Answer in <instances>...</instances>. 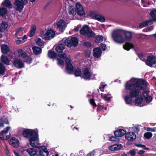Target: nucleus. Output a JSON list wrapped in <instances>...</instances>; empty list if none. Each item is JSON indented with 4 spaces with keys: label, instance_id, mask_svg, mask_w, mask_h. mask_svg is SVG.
<instances>
[{
    "label": "nucleus",
    "instance_id": "obj_23",
    "mask_svg": "<svg viewBox=\"0 0 156 156\" xmlns=\"http://www.w3.org/2000/svg\"><path fill=\"white\" fill-rule=\"evenodd\" d=\"M74 69L73 66L72 64L66 65V70L68 73L71 74L73 71Z\"/></svg>",
    "mask_w": 156,
    "mask_h": 156
},
{
    "label": "nucleus",
    "instance_id": "obj_41",
    "mask_svg": "<svg viewBox=\"0 0 156 156\" xmlns=\"http://www.w3.org/2000/svg\"><path fill=\"white\" fill-rule=\"evenodd\" d=\"M104 37L100 35H98L96 37L95 42H101L103 40Z\"/></svg>",
    "mask_w": 156,
    "mask_h": 156
},
{
    "label": "nucleus",
    "instance_id": "obj_25",
    "mask_svg": "<svg viewBox=\"0 0 156 156\" xmlns=\"http://www.w3.org/2000/svg\"><path fill=\"white\" fill-rule=\"evenodd\" d=\"M32 50L34 54L38 55L41 53L42 49L38 47H33Z\"/></svg>",
    "mask_w": 156,
    "mask_h": 156
},
{
    "label": "nucleus",
    "instance_id": "obj_53",
    "mask_svg": "<svg viewBox=\"0 0 156 156\" xmlns=\"http://www.w3.org/2000/svg\"><path fill=\"white\" fill-rule=\"evenodd\" d=\"M145 129L149 131L155 132L156 131V129L155 128L146 127Z\"/></svg>",
    "mask_w": 156,
    "mask_h": 156
},
{
    "label": "nucleus",
    "instance_id": "obj_52",
    "mask_svg": "<svg viewBox=\"0 0 156 156\" xmlns=\"http://www.w3.org/2000/svg\"><path fill=\"white\" fill-rule=\"evenodd\" d=\"M135 145L138 147H141V148H142L145 150H148L149 149L148 148L146 147L145 145H142V144H136Z\"/></svg>",
    "mask_w": 156,
    "mask_h": 156
},
{
    "label": "nucleus",
    "instance_id": "obj_46",
    "mask_svg": "<svg viewBox=\"0 0 156 156\" xmlns=\"http://www.w3.org/2000/svg\"><path fill=\"white\" fill-rule=\"evenodd\" d=\"M1 25L2 28L4 29H6L8 26V23L5 21L2 22L1 24Z\"/></svg>",
    "mask_w": 156,
    "mask_h": 156
},
{
    "label": "nucleus",
    "instance_id": "obj_29",
    "mask_svg": "<svg viewBox=\"0 0 156 156\" xmlns=\"http://www.w3.org/2000/svg\"><path fill=\"white\" fill-rule=\"evenodd\" d=\"M111 94L110 93L107 94H101V97L105 101H110L111 98H112V97H108V96H110Z\"/></svg>",
    "mask_w": 156,
    "mask_h": 156
},
{
    "label": "nucleus",
    "instance_id": "obj_36",
    "mask_svg": "<svg viewBox=\"0 0 156 156\" xmlns=\"http://www.w3.org/2000/svg\"><path fill=\"white\" fill-rule=\"evenodd\" d=\"M7 10L6 9L4 8H0V16H4L7 14Z\"/></svg>",
    "mask_w": 156,
    "mask_h": 156
},
{
    "label": "nucleus",
    "instance_id": "obj_35",
    "mask_svg": "<svg viewBox=\"0 0 156 156\" xmlns=\"http://www.w3.org/2000/svg\"><path fill=\"white\" fill-rule=\"evenodd\" d=\"M1 59L2 62L4 64L7 65L9 64V61L7 57L2 55L1 57Z\"/></svg>",
    "mask_w": 156,
    "mask_h": 156
},
{
    "label": "nucleus",
    "instance_id": "obj_7",
    "mask_svg": "<svg viewBox=\"0 0 156 156\" xmlns=\"http://www.w3.org/2000/svg\"><path fill=\"white\" fill-rule=\"evenodd\" d=\"M95 74L90 72L87 68H85L83 71L81 77L86 80H94L96 79Z\"/></svg>",
    "mask_w": 156,
    "mask_h": 156
},
{
    "label": "nucleus",
    "instance_id": "obj_54",
    "mask_svg": "<svg viewBox=\"0 0 156 156\" xmlns=\"http://www.w3.org/2000/svg\"><path fill=\"white\" fill-rule=\"evenodd\" d=\"M85 56L87 58H88L90 57L91 55V51L90 50H88L85 51Z\"/></svg>",
    "mask_w": 156,
    "mask_h": 156
},
{
    "label": "nucleus",
    "instance_id": "obj_20",
    "mask_svg": "<svg viewBox=\"0 0 156 156\" xmlns=\"http://www.w3.org/2000/svg\"><path fill=\"white\" fill-rule=\"evenodd\" d=\"M122 147V145L119 144H115L108 147L109 150L111 151H118L120 150Z\"/></svg>",
    "mask_w": 156,
    "mask_h": 156
},
{
    "label": "nucleus",
    "instance_id": "obj_26",
    "mask_svg": "<svg viewBox=\"0 0 156 156\" xmlns=\"http://www.w3.org/2000/svg\"><path fill=\"white\" fill-rule=\"evenodd\" d=\"M2 4L5 7L9 8H12V5L9 0H4Z\"/></svg>",
    "mask_w": 156,
    "mask_h": 156
},
{
    "label": "nucleus",
    "instance_id": "obj_8",
    "mask_svg": "<svg viewBox=\"0 0 156 156\" xmlns=\"http://www.w3.org/2000/svg\"><path fill=\"white\" fill-rule=\"evenodd\" d=\"M40 35L43 38L49 40L54 37L55 35V32L52 30H48L45 33L44 30H42L41 32Z\"/></svg>",
    "mask_w": 156,
    "mask_h": 156
},
{
    "label": "nucleus",
    "instance_id": "obj_58",
    "mask_svg": "<svg viewBox=\"0 0 156 156\" xmlns=\"http://www.w3.org/2000/svg\"><path fill=\"white\" fill-rule=\"evenodd\" d=\"M109 140L112 141H116L118 140V138L114 136H112L109 137Z\"/></svg>",
    "mask_w": 156,
    "mask_h": 156
},
{
    "label": "nucleus",
    "instance_id": "obj_43",
    "mask_svg": "<svg viewBox=\"0 0 156 156\" xmlns=\"http://www.w3.org/2000/svg\"><path fill=\"white\" fill-rule=\"evenodd\" d=\"M152 135L153 134L151 132H147L144 133V136L146 138L149 139L152 137Z\"/></svg>",
    "mask_w": 156,
    "mask_h": 156
},
{
    "label": "nucleus",
    "instance_id": "obj_32",
    "mask_svg": "<svg viewBox=\"0 0 156 156\" xmlns=\"http://www.w3.org/2000/svg\"><path fill=\"white\" fill-rule=\"evenodd\" d=\"M73 71L76 76H81L82 74L81 69L79 68L74 69Z\"/></svg>",
    "mask_w": 156,
    "mask_h": 156
},
{
    "label": "nucleus",
    "instance_id": "obj_55",
    "mask_svg": "<svg viewBox=\"0 0 156 156\" xmlns=\"http://www.w3.org/2000/svg\"><path fill=\"white\" fill-rule=\"evenodd\" d=\"M103 83H101L100 84V86L99 87V89L101 91L103 92L104 91V89L105 87L106 86V85H103L102 84Z\"/></svg>",
    "mask_w": 156,
    "mask_h": 156
},
{
    "label": "nucleus",
    "instance_id": "obj_10",
    "mask_svg": "<svg viewBox=\"0 0 156 156\" xmlns=\"http://www.w3.org/2000/svg\"><path fill=\"white\" fill-rule=\"evenodd\" d=\"M28 0H16L14 5L16 6V10L21 12L24 8V6L27 3Z\"/></svg>",
    "mask_w": 156,
    "mask_h": 156
},
{
    "label": "nucleus",
    "instance_id": "obj_49",
    "mask_svg": "<svg viewBox=\"0 0 156 156\" xmlns=\"http://www.w3.org/2000/svg\"><path fill=\"white\" fill-rule=\"evenodd\" d=\"M57 60L58 61L57 63L59 66H62L64 64V61L61 58H57Z\"/></svg>",
    "mask_w": 156,
    "mask_h": 156
},
{
    "label": "nucleus",
    "instance_id": "obj_18",
    "mask_svg": "<svg viewBox=\"0 0 156 156\" xmlns=\"http://www.w3.org/2000/svg\"><path fill=\"white\" fill-rule=\"evenodd\" d=\"M126 131L124 129L119 128L117 130L114 132L115 136L121 137L126 134Z\"/></svg>",
    "mask_w": 156,
    "mask_h": 156
},
{
    "label": "nucleus",
    "instance_id": "obj_62",
    "mask_svg": "<svg viewBox=\"0 0 156 156\" xmlns=\"http://www.w3.org/2000/svg\"><path fill=\"white\" fill-rule=\"evenodd\" d=\"M58 56L60 58H64L66 57L67 55L65 53H64L63 54H59L58 55Z\"/></svg>",
    "mask_w": 156,
    "mask_h": 156
},
{
    "label": "nucleus",
    "instance_id": "obj_59",
    "mask_svg": "<svg viewBox=\"0 0 156 156\" xmlns=\"http://www.w3.org/2000/svg\"><path fill=\"white\" fill-rule=\"evenodd\" d=\"M100 47L103 51H104L106 50V44L103 43H101V44Z\"/></svg>",
    "mask_w": 156,
    "mask_h": 156
},
{
    "label": "nucleus",
    "instance_id": "obj_44",
    "mask_svg": "<svg viewBox=\"0 0 156 156\" xmlns=\"http://www.w3.org/2000/svg\"><path fill=\"white\" fill-rule=\"evenodd\" d=\"M36 42L37 45L39 46H41L43 45L44 42L40 38H37L36 40Z\"/></svg>",
    "mask_w": 156,
    "mask_h": 156
},
{
    "label": "nucleus",
    "instance_id": "obj_16",
    "mask_svg": "<svg viewBox=\"0 0 156 156\" xmlns=\"http://www.w3.org/2000/svg\"><path fill=\"white\" fill-rule=\"evenodd\" d=\"M150 91L148 90H144L143 92V95L147 103L151 102L152 100V98L149 94Z\"/></svg>",
    "mask_w": 156,
    "mask_h": 156
},
{
    "label": "nucleus",
    "instance_id": "obj_17",
    "mask_svg": "<svg viewBox=\"0 0 156 156\" xmlns=\"http://www.w3.org/2000/svg\"><path fill=\"white\" fill-rule=\"evenodd\" d=\"M9 143L10 144L15 148L18 147L20 144L19 140L14 137H12L9 140Z\"/></svg>",
    "mask_w": 156,
    "mask_h": 156
},
{
    "label": "nucleus",
    "instance_id": "obj_9",
    "mask_svg": "<svg viewBox=\"0 0 156 156\" xmlns=\"http://www.w3.org/2000/svg\"><path fill=\"white\" fill-rule=\"evenodd\" d=\"M56 27L57 30L60 32H62L67 26V23L63 19H61L56 22Z\"/></svg>",
    "mask_w": 156,
    "mask_h": 156
},
{
    "label": "nucleus",
    "instance_id": "obj_30",
    "mask_svg": "<svg viewBox=\"0 0 156 156\" xmlns=\"http://www.w3.org/2000/svg\"><path fill=\"white\" fill-rule=\"evenodd\" d=\"M36 30V27L35 25H33L31 26L30 29L29 36L31 37L33 36L35 34Z\"/></svg>",
    "mask_w": 156,
    "mask_h": 156
},
{
    "label": "nucleus",
    "instance_id": "obj_22",
    "mask_svg": "<svg viewBox=\"0 0 156 156\" xmlns=\"http://www.w3.org/2000/svg\"><path fill=\"white\" fill-rule=\"evenodd\" d=\"M152 23L153 22L152 20H147L140 23L139 25V27L140 28H142L144 27L151 25Z\"/></svg>",
    "mask_w": 156,
    "mask_h": 156
},
{
    "label": "nucleus",
    "instance_id": "obj_13",
    "mask_svg": "<svg viewBox=\"0 0 156 156\" xmlns=\"http://www.w3.org/2000/svg\"><path fill=\"white\" fill-rule=\"evenodd\" d=\"M156 58L154 56H149L146 60V64L150 66H152L156 63Z\"/></svg>",
    "mask_w": 156,
    "mask_h": 156
},
{
    "label": "nucleus",
    "instance_id": "obj_5",
    "mask_svg": "<svg viewBox=\"0 0 156 156\" xmlns=\"http://www.w3.org/2000/svg\"><path fill=\"white\" fill-rule=\"evenodd\" d=\"M68 12L73 16L76 13L80 16H82L85 14V11L82 5L78 3L76 4L75 8L72 6H70L68 9Z\"/></svg>",
    "mask_w": 156,
    "mask_h": 156
},
{
    "label": "nucleus",
    "instance_id": "obj_47",
    "mask_svg": "<svg viewBox=\"0 0 156 156\" xmlns=\"http://www.w3.org/2000/svg\"><path fill=\"white\" fill-rule=\"evenodd\" d=\"M17 40L16 41V44H20V43H23L24 42L23 39L22 37H17Z\"/></svg>",
    "mask_w": 156,
    "mask_h": 156
},
{
    "label": "nucleus",
    "instance_id": "obj_64",
    "mask_svg": "<svg viewBox=\"0 0 156 156\" xmlns=\"http://www.w3.org/2000/svg\"><path fill=\"white\" fill-rule=\"evenodd\" d=\"M94 155H95V154L94 150L92 151L88 154L87 156H94Z\"/></svg>",
    "mask_w": 156,
    "mask_h": 156
},
{
    "label": "nucleus",
    "instance_id": "obj_21",
    "mask_svg": "<svg viewBox=\"0 0 156 156\" xmlns=\"http://www.w3.org/2000/svg\"><path fill=\"white\" fill-rule=\"evenodd\" d=\"M90 30L89 26L87 25H84L80 30V34L85 35Z\"/></svg>",
    "mask_w": 156,
    "mask_h": 156
},
{
    "label": "nucleus",
    "instance_id": "obj_6",
    "mask_svg": "<svg viewBox=\"0 0 156 156\" xmlns=\"http://www.w3.org/2000/svg\"><path fill=\"white\" fill-rule=\"evenodd\" d=\"M112 36L114 41L117 43L121 44L125 41V39L123 37L121 32L119 30L113 31L112 34Z\"/></svg>",
    "mask_w": 156,
    "mask_h": 156
},
{
    "label": "nucleus",
    "instance_id": "obj_40",
    "mask_svg": "<svg viewBox=\"0 0 156 156\" xmlns=\"http://www.w3.org/2000/svg\"><path fill=\"white\" fill-rule=\"evenodd\" d=\"M24 58V61L28 64L31 63L33 60L32 58L28 55H27Z\"/></svg>",
    "mask_w": 156,
    "mask_h": 156
},
{
    "label": "nucleus",
    "instance_id": "obj_27",
    "mask_svg": "<svg viewBox=\"0 0 156 156\" xmlns=\"http://www.w3.org/2000/svg\"><path fill=\"white\" fill-rule=\"evenodd\" d=\"M9 122L7 119L2 118L0 119V128L4 126V124H8Z\"/></svg>",
    "mask_w": 156,
    "mask_h": 156
},
{
    "label": "nucleus",
    "instance_id": "obj_33",
    "mask_svg": "<svg viewBox=\"0 0 156 156\" xmlns=\"http://www.w3.org/2000/svg\"><path fill=\"white\" fill-rule=\"evenodd\" d=\"M133 44L127 42L123 46V48L124 49L127 51H129L130 48H133Z\"/></svg>",
    "mask_w": 156,
    "mask_h": 156
},
{
    "label": "nucleus",
    "instance_id": "obj_3",
    "mask_svg": "<svg viewBox=\"0 0 156 156\" xmlns=\"http://www.w3.org/2000/svg\"><path fill=\"white\" fill-rule=\"evenodd\" d=\"M63 42L64 44H60L55 48V50L57 52L60 53L62 52L65 47L64 44L69 47H71L72 46L76 47L78 44V40L75 37L71 38H68L64 40Z\"/></svg>",
    "mask_w": 156,
    "mask_h": 156
},
{
    "label": "nucleus",
    "instance_id": "obj_51",
    "mask_svg": "<svg viewBox=\"0 0 156 156\" xmlns=\"http://www.w3.org/2000/svg\"><path fill=\"white\" fill-rule=\"evenodd\" d=\"M133 130L136 133H138L140 131V128L138 125H135L133 128Z\"/></svg>",
    "mask_w": 156,
    "mask_h": 156
},
{
    "label": "nucleus",
    "instance_id": "obj_48",
    "mask_svg": "<svg viewBox=\"0 0 156 156\" xmlns=\"http://www.w3.org/2000/svg\"><path fill=\"white\" fill-rule=\"evenodd\" d=\"M145 152L143 150H140L137 153L136 156H145V155L144 154Z\"/></svg>",
    "mask_w": 156,
    "mask_h": 156
},
{
    "label": "nucleus",
    "instance_id": "obj_31",
    "mask_svg": "<svg viewBox=\"0 0 156 156\" xmlns=\"http://www.w3.org/2000/svg\"><path fill=\"white\" fill-rule=\"evenodd\" d=\"M18 53L20 57L23 58L27 55L26 53L22 49L18 50Z\"/></svg>",
    "mask_w": 156,
    "mask_h": 156
},
{
    "label": "nucleus",
    "instance_id": "obj_15",
    "mask_svg": "<svg viewBox=\"0 0 156 156\" xmlns=\"http://www.w3.org/2000/svg\"><path fill=\"white\" fill-rule=\"evenodd\" d=\"M14 66L17 68L20 69L24 67V65L23 62L20 60L15 59L13 61Z\"/></svg>",
    "mask_w": 156,
    "mask_h": 156
},
{
    "label": "nucleus",
    "instance_id": "obj_28",
    "mask_svg": "<svg viewBox=\"0 0 156 156\" xmlns=\"http://www.w3.org/2000/svg\"><path fill=\"white\" fill-rule=\"evenodd\" d=\"M2 52L4 54L7 53L9 51V48L8 46L5 44H3L1 47Z\"/></svg>",
    "mask_w": 156,
    "mask_h": 156
},
{
    "label": "nucleus",
    "instance_id": "obj_1",
    "mask_svg": "<svg viewBox=\"0 0 156 156\" xmlns=\"http://www.w3.org/2000/svg\"><path fill=\"white\" fill-rule=\"evenodd\" d=\"M147 86L146 81L144 80L134 77L131 78L127 81L126 84L125 89L122 92L123 96H124L126 103L131 105L132 98H135V103L140 107L144 105L142 103L143 98L140 95V90L146 89Z\"/></svg>",
    "mask_w": 156,
    "mask_h": 156
},
{
    "label": "nucleus",
    "instance_id": "obj_42",
    "mask_svg": "<svg viewBox=\"0 0 156 156\" xmlns=\"http://www.w3.org/2000/svg\"><path fill=\"white\" fill-rule=\"evenodd\" d=\"M136 150H137L136 149H132L131 150L128 152V155H130L131 156H136L137 154Z\"/></svg>",
    "mask_w": 156,
    "mask_h": 156
},
{
    "label": "nucleus",
    "instance_id": "obj_24",
    "mask_svg": "<svg viewBox=\"0 0 156 156\" xmlns=\"http://www.w3.org/2000/svg\"><path fill=\"white\" fill-rule=\"evenodd\" d=\"M150 15L152 18V22L156 21V9H154L151 11Z\"/></svg>",
    "mask_w": 156,
    "mask_h": 156
},
{
    "label": "nucleus",
    "instance_id": "obj_39",
    "mask_svg": "<svg viewBox=\"0 0 156 156\" xmlns=\"http://www.w3.org/2000/svg\"><path fill=\"white\" fill-rule=\"evenodd\" d=\"M85 35L89 38H92L95 36V34L92 31L90 30Z\"/></svg>",
    "mask_w": 156,
    "mask_h": 156
},
{
    "label": "nucleus",
    "instance_id": "obj_45",
    "mask_svg": "<svg viewBox=\"0 0 156 156\" xmlns=\"http://www.w3.org/2000/svg\"><path fill=\"white\" fill-rule=\"evenodd\" d=\"M125 35L126 39L127 40H129L132 37V34L129 32H126L125 33Z\"/></svg>",
    "mask_w": 156,
    "mask_h": 156
},
{
    "label": "nucleus",
    "instance_id": "obj_50",
    "mask_svg": "<svg viewBox=\"0 0 156 156\" xmlns=\"http://www.w3.org/2000/svg\"><path fill=\"white\" fill-rule=\"evenodd\" d=\"M94 152L95 153V154L96 155H98L102 153V151L100 149H97L94 150Z\"/></svg>",
    "mask_w": 156,
    "mask_h": 156
},
{
    "label": "nucleus",
    "instance_id": "obj_11",
    "mask_svg": "<svg viewBox=\"0 0 156 156\" xmlns=\"http://www.w3.org/2000/svg\"><path fill=\"white\" fill-rule=\"evenodd\" d=\"M10 129L9 126L7 127L5 130L0 133V138L2 140H6L10 136V133L8 131Z\"/></svg>",
    "mask_w": 156,
    "mask_h": 156
},
{
    "label": "nucleus",
    "instance_id": "obj_19",
    "mask_svg": "<svg viewBox=\"0 0 156 156\" xmlns=\"http://www.w3.org/2000/svg\"><path fill=\"white\" fill-rule=\"evenodd\" d=\"M102 51L99 48H96L93 51V55L95 58H99L101 55Z\"/></svg>",
    "mask_w": 156,
    "mask_h": 156
},
{
    "label": "nucleus",
    "instance_id": "obj_12",
    "mask_svg": "<svg viewBox=\"0 0 156 156\" xmlns=\"http://www.w3.org/2000/svg\"><path fill=\"white\" fill-rule=\"evenodd\" d=\"M90 16L93 19L97 20L99 21L102 22L105 21V18L96 12H91Z\"/></svg>",
    "mask_w": 156,
    "mask_h": 156
},
{
    "label": "nucleus",
    "instance_id": "obj_38",
    "mask_svg": "<svg viewBox=\"0 0 156 156\" xmlns=\"http://www.w3.org/2000/svg\"><path fill=\"white\" fill-rule=\"evenodd\" d=\"M23 28L20 27L17 29L15 35L16 37L18 36H21L23 34Z\"/></svg>",
    "mask_w": 156,
    "mask_h": 156
},
{
    "label": "nucleus",
    "instance_id": "obj_56",
    "mask_svg": "<svg viewBox=\"0 0 156 156\" xmlns=\"http://www.w3.org/2000/svg\"><path fill=\"white\" fill-rule=\"evenodd\" d=\"M138 56L140 58V59L142 61H144L145 59V56L142 53H140L138 54Z\"/></svg>",
    "mask_w": 156,
    "mask_h": 156
},
{
    "label": "nucleus",
    "instance_id": "obj_4",
    "mask_svg": "<svg viewBox=\"0 0 156 156\" xmlns=\"http://www.w3.org/2000/svg\"><path fill=\"white\" fill-rule=\"evenodd\" d=\"M26 151L30 156H48L49 154L47 148L44 146L40 147L38 149L30 148Z\"/></svg>",
    "mask_w": 156,
    "mask_h": 156
},
{
    "label": "nucleus",
    "instance_id": "obj_14",
    "mask_svg": "<svg viewBox=\"0 0 156 156\" xmlns=\"http://www.w3.org/2000/svg\"><path fill=\"white\" fill-rule=\"evenodd\" d=\"M125 138L129 141H134L136 138V135L133 132H130L126 134Z\"/></svg>",
    "mask_w": 156,
    "mask_h": 156
},
{
    "label": "nucleus",
    "instance_id": "obj_57",
    "mask_svg": "<svg viewBox=\"0 0 156 156\" xmlns=\"http://www.w3.org/2000/svg\"><path fill=\"white\" fill-rule=\"evenodd\" d=\"M102 151V153L105 154H108L109 153V150L108 148H105L104 147H103L102 150H101Z\"/></svg>",
    "mask_w": 156,
    "mask_h": 156
},
{
    "label": "nucleus",
    "instance_id": "obj_37",
    "mask_svg": "<svg viewBox=\"0 0 156 156\" xmlns=\"http://www.w3.org/2000/svg\"><path fill=\"white\" fill-rule=\"evenodd\" d=\"M6 69L5 66L0 62V75H3Z\"/></svg>",
    "mask_w": 156,
    "mask_h": 156
},
{
    "label": "nucleus",
    "instance_id": "obj_63",
    "mask_svg": "<svg viewBox=\"0 0 156 156\" xmlns=\"http://www.w3.org/2000/svg\"><path fill=\"white\" fill-rule=\"evenodd\" d=\"M65 61L66 65H68V64H72L71 62V61L70 59L69 58H66V59L65 60Z\"/></svg>",
    "mask_w": 156,
    "mask_h": 156
},
{
    "label": "nucleus",
    "instance_id": "obj_34",
    "mask_svg": "<svg viewBox=\"0 0 156 156\" xmlns=\"http://www.w3.org/2000/svg\"><path fill=\"white\" fill-rule=\"evenodd\" d=\"M48 56L49 58H55L57 56V54L51 50L49 51L48 54Z\"/></svg>",
    "mask_w": 156,
    "mask_h": 156
},
{
    "label": "nucleus",
    "instance_id": "obj_2",
    "mask_svg": "<svg viewBox=\"0 0 156 156\" xmlns=\"http://www.w3.org/2000/svg\"><path fill=\"white\" fill-rule=\"evenodd\" d=\"M22 135L23 137L28 139L31 147L37 148L39 147L40 143L37 131L34 129H26L23 130Z\"/></svg>",
    "mask_w": 156,
    "mask_h": 156
},
{
    "label": "nucleus",
    "instance_id": "obj_60",
    "mask_svg": "<svg viewBox=\"0 0 156 156\" xmlns=\"http://www.w3.org/2000/svg\"><path fill=\"white\" fill-rule=\"evenodd\" d=\"M84 45L85 46L87 47H91V43L89 42L85 41L84 43Z\"/></svg>",
    "mask_w": 156,
    "mask_h": 156
},
{
    "label": "nucleus",
    "instance_id": "obj_61",
    "mask_svg": "<svg viewBox=\"0 0 156 156\" xmlns=\"http://www.w3.org/2000/svg\"><path fill=\"white\" fill-rule=\"evenodd\" d=\"M90 104L93 105L94 106H96V104L94 100L93 99H90Z\"/></svg>",
    "mask_w": 156,
    "mask_h": 156
}]
</instances>
